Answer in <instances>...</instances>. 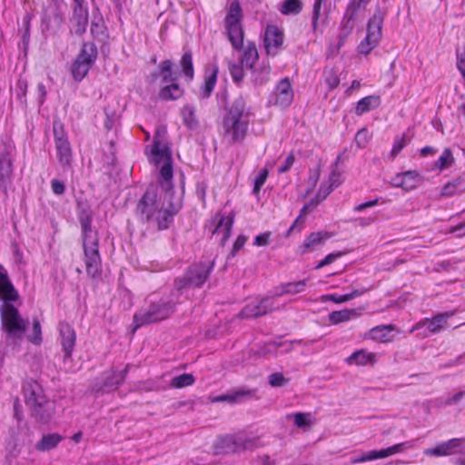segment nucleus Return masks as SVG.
I'll return each instance as SVG.
<instances>
[{"mask_svg":"<svg viewBox=\"0 0 465 465\" xmlns=\"http://www.w3.org/2000/svg\"><path fill=\"white\" fill-rule=\"evenodd\" d=\"M0 320L3 331L9 337L21 338L25 332L28 321L25 320L20 312V296L6 271L0 265Z\"/></svg>","mask_w":465,"mask_h":465,"instance_id":"1","label":"nucleus"},{"mask_svg":"<svg viewBox=\"0 0 465 465\" xmlns=\"http://www.w3.org/2000/svg\"><path fill=\"white\" fill-rule=\"evenodd\" d=\"M242 9L238 0H233L229 6L227 15L224 18V27L227 37L233 49L242 50L240 57V63L245 68L253 69L258 61L259 54L256 45L253 42H248L243 46L244 31L242 25Z\"/></svg>","mask_w":465,"mask_h":465,"instance_id":"2","label":"nucleus"},{"mask_svg":"<svg viewBox=\"0 0 465 465\" xmlns=\"http://www.w3.org/2000/svg\"><path fill=\"white\" fill-rule=\"evenodd\" d=\"M181 208L182 203L180 202L170 203L169 206L164 208L157 197L156 189L151 186L147 188L138 201L135 213L142 222L155 223L159 230H165L169 228L173 216L178 213Z\"/></svg>","mask_w":465,"mask_h":465,"instance_id":"3","label":"nucleus"},{"mask_svg":"<svg viewBox=\"0 0 465 465\" xmlns=\"http://www.w3.org/2000/svg\"><path fill=\"white\" fill-rule=\"evenodd\" d=\"M77 218L82 230L83 250L86 272L95 277L101 272V255L99 252V237L93 228V211L86 204H79Z\"/></svg>","mask_w":465,"mask_h":465,"instance_id":"4","label":"nucleus"},{"mask_svg":"<svg viewBox=\"0 0 465 465\" xmlns=\"http://www.w3.org/2000/svg\"><path fill=\"white\" fill-rule=\"evenodd\" d=\"M250 112L242 96L233 100L223 119V135L230 143H241L247 134Z\"/></svg>","mask_w":465,"mask_h":465,"instance_id":"5","label":"nucleus"},{"mask_svg":"<svg viewBox=\"0 0 465 465\" xmlns=\"http://www.w3.org/2000/svg\"><path fill=\"white\" fill-rule=\"evenodd\" d=\"M26 405L30 408L32 415L40 422L47 423L54 412V402L48 400L36 381L28 382L24 387Z\"/></svg>","mask_w":465,"mask_h":465,"instance_id":"6","label":"nucleus"},{"mask_svg":"<svg viewBox=\"0 0 465 465\" xmlns=\"http://www.w3.org/2000/svg\"><path fill=\"white\" fill-rule=\"evenodd\" d=\"M165 133V130H160L158 129L156 131V135L154 137L153 145H152V155H153V161L155 165L162 166L160 168V179L159 183L163 190L165 191V193L168 195H171L173 193V159H172V153L167 146L161 147V143L158 140V137L161 135V133Z\"/></svg>","mask_w":465,"mask_h":465,"instance_id":"7","label":"nucleus"},{"mask_svg":"<svg viewBox=\"0 0 465 465\" xmlns=\"http://www.w3.org/2000/svg\"><path fill=\"white\" fill-rule=\"evenodd\" d=\"M176 302L171 298H160L152 302L146 309L134 316V331L143 325L158 322L170 317L175 311Z\"/></svg>","mask_w":465,"mask_h":465,"instance_id":"8","label":"nucleus"},{"mask_svg":"<svg viewBox=\"0 0 465 465\" xmlns=\"http://www.w3.org/2000/svg\"><path fill=\"white\" fill-rule=\"evenodd\" d=\"M213 266V261L192 264L182 277L175 280V289L182 291L186 288H200L209 278Z\"/></svg>","mask_w":465,"mask_h":465,"instance_id":"9","label":"nucleus"},{"mask_svg":"<svg viewBox=\"0 0 465 465\" xmlns=\"http://www.w3.org/2000/svg\"><path fill=\"white\" fill-rule=\"evenodd\" d=\"M386 15V10L378 7L369 19L366 37L358 45L360 54H368L378 45L382 36V25Z\"/></svg>","mask_w":465,"mask_h":465,"instance_id":"10","label":"nucleus"},{"mask_svg":"<svg viewBox=\"0 0 465 465\" xmlns=\"http://www.w3.org/2000/svg\"><path fill=\"white\" fill-rule=\"evenodd\" d=\"M97 58V48L93 43H84L72 64V75L75 81H82Z\"/></svg>","mask_w":465,"mask_h":465,"instance_id":"11","label":"nucleus"},{"mask_svg":"<svg viewBox=\"0 0 465 465\" xmlns=\"http://www.w3.org/2000/svg\"><path fill=\"white\" fill-rule=\"evenodd\" d=\"M13 146L10 143L0 140V193H6L13 172L11 153Z\"/></svg>","mask_w":465,"mask_h":465,"instance_id":"12","label":"nucleus"},{"mask_svg":"<svg viewBox=\"0 0 465 465\" xmlns=\"http://www.w3.org/2000/svg\"><path fill=\"white\" fill-rule=\"evenodd\" d=\"M278 309L279 306L275 305L272 297H264L260 301H253L245 305L240 312L239 316L242 318H258Z\"/></svg>","mask_w":465,"mask_h":465,"instance_id":"13","label":"nucleus"},{"mask_svg":"<svg viewBox=\"0 0 465 465\" xmlns=\"http://www.w3.org/2000/svg\"><path fill=\"white\" fill-rule=\"evenodd\" d=\"M411 447V444L409 442H401L395 444L393 446H391L386 449L379 450H370L357 458H354L351 460V463H362L366 461H371L377 459H384L389 456H391L395 453L402 452L407 448Z\"/></svg>","mask_w":465,"mask_h":465,"instance_id":"14","label":"nucleus"},{"mask_svg":"<svg viewBox=\"0 0 465 465\" xmlns=\"http://www.w3.org/2000/svg\"><path fill=\"white\" fill-rule=\"evenodd\" d=\"M462 449L463 442L461 439H451L441 442L434 448L425 450L424 453L427 456H449L461 451Z\"/></svg>","mask_w":465,"mask_h":465,"instance_id":"15","label":"nucleus"},{"mask_svg":"<svg viewBox=\"0 0 465 465\" xmlns=\"http://www.w3.org/2000/svg\"><path fill=\"white\" fill-rule=\"evenodd\" d=\"M72 16L70 18L71 32L82 35L88 25V8L86 5L72 6Z\"/></svg>","mask_w":465,"mask_h":465,"instance_id":"16","label":"nucleus"},{"mask_svg":"<svg viewBox=\"0 0 465 465\" xmlns=\"http://www.w3.org/2000/svg\"><path fill=\"white\" fill-rule=\"evenodd\" d=\"M59 334L60 342L64 353V359H68L72 356L75 341L76 333L74 328L67 322L59 323Z\"/></svg>","mask_w":465,"mask_h":465,"instance_id":"17","label":"nucleus"},{"mask_svg":"<svg viewBox=\"0 0 465 465\" xmlns=\"http://www.w3.org/2000/svg\"><path fill=\"white\" fill-rule=\"evenodd\" d=\"M275 104L282 107H288L293 100V91L289 78L282 79L275 88Z\"/></svg>","mask_w":465,"mask_h":465,"instance_id":"18","label":"nucleus"},{"mask_svg":"<svg viewBox=\"0 0 465 465\" xmlns=\"http://www.w3.org/2000/svg\"><path fill=\"white\" fill-rule=\"evenodd\" d=\"M283 43V34L275 25H268L264 35V45L268 54H276Z\"/></svg>","mask_w":465,"mask_h":465,"instance_id":"19","label":"nucleus"},{"mask_svg":"<svg viewBox=\"0 0 465 465\" xmlns=\"http://www.w3.org/2000/svg\"><path fill=\"white\" fill-rule=\"evenodd\" d=\"M65 5L64 0H51L45 11L44 21L48 25L53 23L55 26H60L64 22V9Z\"/></svg>","mask_w":465,"mask_h":465,"instance_id":"20","label":"nucleus"},{"mask_svg":"<svg viewBox=\"0 0 465 465\" xmlns=\"http://www.w3.org/2000/svg\"><path fill=\"white\" fill-rule=\"evenodd\" d=\"M129 371V365H126L125 368L122 371H116L112 370L104 378L103 385L97 389V391L109 392L116 390L120 384L125 379Z\"/></svg>","mask_w":465,"mask_h":465,"instance_id":"21","label":"nucleus"},{"mask_svg":"<svg viewBox=\"0 0 465 465\" xmlns=\"http://www.w3.org/2000/svg\"><path fill=\"white\" fill-rule=\"evenodd\" d=\"M453 315V312L439 313L431 319H425L422 322L418 323V327L427 326L430 332L437 333L441 331L448 319Z\"/></svg>","mask_w":465,"mask_h":465,"instance_id":"22","label":"nucleus"},{"mask_svg":"<svg viewBox=\"0 0 465 465\" xmlns=\"http://www.w3.org/2000/svg\"><path fill=\"white\" fill-rule=\"evenodd\" d=\"M233 223V216H221L214 229L213 235L222 234L221 244L224 245L231 235V230Z\"/></svg>","mask_w":465,"mask_h":465,"instance_id":"23","label":"nucleus"},{"mask_svg":"<svg viewBox=\"0 0 465 465\" xmlns=\"http://www.w3.org/2000/svg\"><path fill=\"white\" fill-rule=\"evenodd\" d=\"M257 393V389H246L240 388L236 391H233L231 393H227L224 395L219 396L216 401H228V402H239L244 398H252L255 397Z\"/></svg>","mask_w":465,"mask_h":465,"instance_id":"24","label":"nucleus"},{"mask_svg":"<svg viewBox=\"0 0 465 465\" xmlns=\"http://www.w3.org/2000/svg\"><path fill=\"white\" fill-rule=\"evenodd\" d=\"M56 156L59 163L64 167H70L72 162V149L69 141H59L55 143Z\"/></svg>","mask_w":465,"mask_h":465,"instance_id":"25","label":"nucleus"},{"mask_svg":"<svg viewBox=\"0 0 465 465\" xmlns=\"http://www.w3.org/2000/svg\"><path fill=\"white\" fill-rule=\"evenodd\" d=\"M63 440L58 433H48L44 435L35 444V450L41 452L49 451L54 449Z\"/></svg>","mask_w":465,"mask_h":465,"instance_id":"26","label":"nucleus"},{"mask_svg":"<svg viewBox=\"0 0 465 465\" xmlns=\"http://www.w3.org/2000/svg\"><path fill=\"white\" fill-rule=\"evenodd\" d=\"M369 1L370 0H358L356 3V1L353 0L351 2L342 19L343 28L346 29L348 27L345 35L349 34L352 29V22L356 17L358 8L361 6V5H365L369 3Z\"/></svg>","mask_w":465,"mask_h":465,"instance_id":"27","label":"nucleus"},{"mask_svg":"<svg viewBox=\"0 0 465 465\" xmlns=\"http://www.w3.org/2000/svg\"><path fill=\"white\" fill-rule=\"evenodd\" d=\"M331 237V234L327 232H312L304 241L302 248V252L315 250L317 247L322 245L324 240Z\"/></svg>","mask_w":465,"mask_h":465,"instance_id":"28","label":"nucleus"},{"mask_svg":"<svg viewBox=\"0 0 465 465\" xmlns=\"http://www.w3.org/2000/svg\"><path fill=\"white\" fill-rule=\"evenodd\" d=\"M381 104V97L379 95H368L361 99L355 108L357 115H361L371 110L378 108Z\"/></svg>","mask_w":465,"mask_h":465,"instance_id":"29","label":"nucleus"},{"mask_svg":"<svg viewBox=\"0 0 465 465\" xmlns=\"http://www.w3.org/2000/svg\"><path fill=\"white\" fill-rule=\"evenodd\" d=\"M375 354L371 352H367L364 350H360L353 352L349 358H347L346 361L349 364L355 365H367L368 363H373L375 361Z\"/></svg>","mask_w":465,"mask_h":465,"instance_id":"30","label":"nucleus"},{"mask_svg":"<svg viewBox=\"0 0 465 465\" xmlns=\"http://www.w3.org/2000/svg\"><path fill=\"white\" fill-rule=\"evenodd\" d=\"M465 191V177L460 176L446 183L441 190V196L450 197Z\"/></svg>","mask_w":465,"mask_h":465,"instance_id":"31","label":"nucleus"},{"mask_svg":"<svg viewBox=\"0 0 465 465\" xmlns=\"http://www.w3.org/2000/svg\"><path fill=\"white\" fill-rule=\"evenodd\" d=\"M170 84L163 86L159 92V97L162 100H176L180 98L183 92L176 82H170Z\"/></svg>","mask_w":465,"mask_h":465,"instance_id":"32","label":"nucleus"},{"mask_svg":"<svg viewBox=\"0 0 465 465\" xmlns=\"http://www.w3.org/2000/svg\"><path fill=\"white\" fill-rule=\"evenodd\" d=\"M218 67L214 66L212 73L204 79L203 84L201 86L200 94L202 98H208L212 94L217 82Z\"/></svg>","mask_w":465,"mask_h":465,"instance_id":"33","label":"nucleus"},{"mask_svg":"<svg viewBox=\"0 0 465 465\" xmlns=\"http://www.w3.org/2000/svg\"><path fill=\"white\" fill-rule=\"evenodd\" d=\"M372 289V286H368L361 289L353 290L351 292L343 294V295H337V294H330L326 296L328 301H331L336 303H341L348 302L351 299H354L356 297L361 296L364 293L370 292Z\"/></svg>","mask_w":465,"mask_h":465,"instance_id":"34","label":"nucleus"},{"mask_svg":"<svg viewBox=\"0 0 465 465\" xmlns=\"http://www.w3.org/2000/svg\"><path fill=\"white\" fill-rule=\"evenodd\" d=\"M195 107L190 104H186L183 107L181 114L183 116V124L189 129H194L198 126L199 122L195 114Z\"/></svg>","mask_w":465,"mask_h":465,"instance_id":"35","label":"nucleus"},{"mask_svg":"<svg viewBox=\"0 0 465 465\" xmlns=\"http://www.w3.org/2000/svg\"><path fill=\"white\" fill-rule=\"evenodd\" d=\"M358 313L354 309H345L334 311L329 314V320L333 324H338L349 321L351 317L357 316Z\"/></svg>","mask_w":465,"mask_h":465,"instance_id":"36","label":"nucleus"},{"mask_svg":"<svg viewBox=\"0 0 465 465\" xmlns=\"http://www.w3.org/2000/svg\"><path fill=\"white\" fill-rule=\"evenodd\" d=\"M305 286L306 280H301L295 282H288L282 284L280 287L281 290L276 292V295L282 296L288 293L296 294L302 292L304 290Z\"/></svg>","mask_w":465,"mask_h":465,"instance_id":"37","label":"nucleus"},{"mask_svg":"<svg viewBox=\"0 0 465 465\" xmlns=\"http://www.w3.org/2000/svg\"><path fill=\"white\" fill-rule=\"evenodd\" d=\"M252 70V79L255 85H262L269 80L270 66L253 67Z\"/></svg>","mask_w":465,"mask_h":465,"instance_id":"38","label":"nucleus"},{"mask_svg":"<svg viewBox=\"0 0 465 465\" xmlns=\"http://www.w3.org/2000/svg\"><path fill=\"white\" fill-rule=\"evenodd\" d=\"M455 162L452 152L450 148H445L441 155L435 162L434 166L440 171H443L450 167Z\"/></svg>","mask_w":465,"mask_h":465,"instance_id":"39","label":"nucleus"},{"mask_svg":"<svg viewBox=\"0 0 465 465\" xmlns=\"http://www.w3.org/2000/svg\"><path fill=\"white\" fill-rule=\"evenodd\" d=\"M194 376L191 373H183L173 377L170 381V386L175 389H182L191 386L194 383Z\"/></svg>","mask_w":465,"mask_h":465,"instance_id":"40","label":"nucleus"},{"mask_svg":"<svg viewBox=\"0 0 465 465\" xmlns=\"http://www.w3.org/2000/svg\"><path fill=\"white\" fill-rule=\"evenodd\" d=\"M302 10V3L301 0H285L281 8L280 12L282 15H298Z\"/></svg>","mask_w":465,"mask_h":465,"instance_id":"41","label":"nucleus"},{"mask_svg":"<svg viewBox=\"0 0 465 465\" xmlns=\"http://www.w3.org/2000/svg\"><path fill=\"white\" fill-rule=\"evenodd\" d=\"M173 63L170 60H164L160 64V74L163 83L176 82L177 76L173 74Z\"/></svg>","mask_w":465,"mask_h":465,"instance_id":"42","label":"nucleus"},{"mask_svg":"<svg viewBox=\"0 0 465 465\" xmlns=\"http://www.w3.org/2000/svg\"><path fill=\"white\" fill-rule=\"evenodd\" d=\"M181 66L184 75L192 80L193 78V57L191 52H186L183 54L181 59Z\"/></svg>","mask_w":465,"mask_h":465,"instance_id":"43","label":"nucleus"},{"mask_svg":"<svg viewBox=\"0 0 465 465\" xmlns=\"http://www.w3.org/2000/svg\"><path fill=\"white\" fill-rule=\"evenodd\" d=\"M293 417L294 424L297 428L300 429H306L309 428L312 425L311 421V413H305V412H296L294 414H289L287 415V418Z\"/></svg>","mask_w":465,"mask_h":465,"instance_id":"44","label":"nucleus"},{"mask_svg":"<svg viewBox=\"0 0 465 465\" xmlns=\"http://www.w3.org/2000/svg\"><path fill=\"white\" fill-rule=\"evenodd\" d=\"M217 449L221 450V452H233L236 450V442L233 436H225L221 438L216 445Z\"/></svg>","mask_w":465,"mask_h":465,"instance_id":"45","label":"nucleus"},{"mask_svg":"<svg viewBox=\"0 0 465 465\" xmlns=\"http://www.w3.org/2000/svg\"><path fill=\"white\" fill-rule=\"evenodd\" d=\"M334 189L331 184L329 185H322L317 193L315 198L310 201V204L312 206H317L321 202H322Z\"/></svg>","mask_w":465,"mask_h":465,"instance_id":"46","label":"nucleus"},{"mask_svg":"<svg viewBox=\"0 0 465 465\" xmlns=\"http://www.w3.org/2000/svg\"><path fill=\"white\" fill-rule=\"evenodd\" d=\"M28 340L35 345H40L42 342V330L40 322L36 319L33 322L32 334L28 336Z\"/></svg>","mask_w":465,"mask_h":465,"instance_id":"47","label":"nucleus"},{"mask_svg":"<svg viewBox=\"0 0 465 465\" xmlns=\"http://www.w3.org/2000/svg\"><path fill=\"white\" fill-rule=\"evenodd\" d=\"M325 83L331 90L336 88L340 84V78L334 69H327L324 71Z\"/></svg>","mask_w":465,"mask_h":465,"instance_id":"48","label":"nucleus"},{"mask_svg":"<svg viewBox=\"0 0 465 465\" xmlns=\"http://www.w3.org/2000/svg\"><path fill=\"white\" fill-rule=\"evenodd\" d=\"M410 142V139L407 138L406 134H402L401 137H397L394 141L391 154L392 158H395L398 153L406 146V144Z\"/></svg>","mask_w":465,"mask_h":465,"instance_id":"49","label":"nucleus"},{"mask_svg":"<svg viewBox=\"0 0 465 465\" xmlns=\"http://www.w3.org/2000/svg\"><path fill=\"white\" fill-rule=\"evenodd\" d=\"M90 30L92 35L100 41H103L107 36L106 28L104 24L92 22Z\"/></svg>","mask_w":465,"mask_h":465,"instance_id":"50","label":"nucleus"},{"mask_svg":"<svg viewBox=\"0 0 465 465\" xmlns=\"http://www.w3.org/2000/svg\"><path fill=\"white\" fill-rule=\"evenodd\" d=\"M268 381L272 387H282L289 382V379H286L282 372L272 373L269 375Z\"/></svg>","mask_w":465,"mask_h":465,"instance_id":"51","label":"nucleus"},{"mask_svg":"<svg viewBox=\"0 0 465 465\" xmlns=\"http://www.w3.org/2000/svg\"><path fill=\"white\" fill-rule=\"evenodd\" d=\"M243 65L242 64H231L229 66L231 76L234 83L240 84L244 76L243 73Z\"/></svg>","mask_w":465,"mask_h":465,"instance_id":"52","label":"nucleus"},{"mask_svg":"<svg viewBox=\"0 0 465 465\" xmlns=\"http://www.w3.org/2000/svg\"><path fill=\"white\" fill-rule=\"evenodd\" d=\"M324 0H315L312 8V26L313 32H316L318 26V21L321 15V9Z\"/></svg>","mask_w":465,"mask_h":465,"instance_id":"53","label":"nucleus"},{"mask_svg":"<svg viewBox=\"0 0 465 465\" xmlns=\"http://www.w3.org/2000/svg\"><path fill=\"white\" fill-rule=\"evenodd\" d=\"M26 92H27V82L25 80L19 79L16 84L15 94L16 97L22 104H26Z\"/></svg>","mask_w":465,"mask_h":465,"instance_id":"54","label":"nucleus"},{"mask_svg":"<svg viewBox=\"0 0 465 465\" xmlns=\"http://www.w3.org/2000/svg\"><path fill=\"white\" fill-rule=\"evenodd\" d=\"M53 132L55 143L61 141H68L66 134L64 130V125L60 122H54Z\"/></svg>","mask_w":465,"mask_h":465,"instance_id":"55","label":"nucleus"},{"mask_svg":"<svg viewBox=\"0 0 465 465\" xmlns=\"http://www.w3.org/2000/svg\"><path fill=\"white\" fill-rule=\"evenodd\" d=\"M391 326L381 325L376 326L371 330V333L373 339H379L383 341L386 334L391 330Z\"/></svg>","mask_w":465,"mask_h":465,"instance_id":"56","label":"nucleus"},{"mask_svg":"<svg viewBox=\"0 0 465 465\" xmlns=\"http://www.w3.org/2000/svg\"><path fill=\"white\" fill-rule=\"evenodd\" d=\"M268 177V171L262 169L254 180L253 193H258Z\"/></svg>","mask_w":465,"mask_h":465,"instance_id":"57","label":"nucleus"},{"mask_svg":"<svg viewBox=\"0 0 465 465\" xmlns=\"http://www.w3.org/2000/svg\"><path fill=\"white\" fill-rule=\"evenodd\" d=\"M355 143L361 148H364L368 143V133L365 129L360 130L355 135Z\"/></svg>","mask_w":465,"mask_h":465,"instance_id":"58","label":"nucleus"},{"mask_svg":"<svg viewBox=\"0 0 465 465\" xmlns=\"http://www.w3.org/2000/svg\"><path fill=\"white\" fill-rule=\"evenodd\" d=\"M51 188L53 193L56 195H62L65 192L64 183L57 179H54L51 181Z\"/></svg>","mask_w":465,"mask_h":465,"instance_id":"59","label":"nucleus"},{"mask_svg":"<svg viewBox=\"0 0 465 465\" xmlns=\"http://www.w3.org/2000/svg\"><path fill=\"white\" fill-rule=\"evenodd\" d=\"M247 241V237L244 235H239L234 242L233 247L231 251L230 255L235 256V254L244 246L245 242Z\"/></svg>","mask_w":465,"mask_h":465,"instance_id":"60","label":"nucleus"},{"mask_svg":"<svg viewBox=\"0 0 465 465\" xmlns=\"http://www.w3.org/2000/svg\"><path fill=\"white\" fill-rule=\"evenodd\" d=\"M341 256V252L330 253L323 260H322L315 267V269H321L326 265L332 263L338 257Z\"/></svg>","mask_w":465,"mask_h":465,"instance_id":"61","label":"nucleus"},{"mask_svg":"<svg viewBox=\"0 0 465 465\" xmlns=\"http://www.w3.org/2000/svg\"><path fill=\"white\" fill-rule=\"evenodd\" d=\"M275 460H272L268 454L258 456L252 460V465H275Z\"/></svg>","mask_w":465,"mask_h":465,"instance_id":"62","label":"nucleus"},{"mask_svg":"<svg viewBox=\"0 0 465 465\" xmlns=\"http://www.w3.org/2000/svg\"><path fill=\"white\" fill-rule=\"evenodd\" d=\"M341 173L336 168H332L329 176V183L334 188L338 187L341 184Z\"/></svg>","mask_w":465,"mask_h":465,"instance_id":"63","label":"nucleus"},{"mask_svg":"<svg viewBox=\"0 0 465 465\" xmlns=\"http://www.w3.org/2000/svg\"><path fill=\"white\" fill-rule=\"evenodd\" d=\"M294 161H295V157H294L293 153H290L286 157L284 163L279 167L278 172L282 173L288 172L291 169V167L293 165Z\"/></svg>","mask_w":465,"mask_h":465,"instance_id":"64","label":"nucleus"}]
</instances>
